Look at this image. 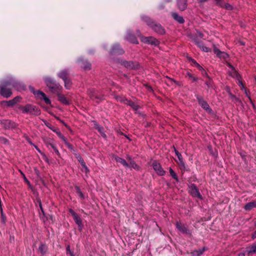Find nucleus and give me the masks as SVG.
<instances>
[{"instance_id": "f257e3e1", "label": "nucleus", "mask_w": 256, "mask_h": 256, "mask_svg": "<svg viewBox=\"0 0 256 256\" xmlns=\"http://www.w3.org/2000/svg\"><path fill=\"white\" fill-rule=\"evenodd\" d=\"M142 19L147 24L148 26H150L154 32L157 34L160 35H162L165 34V30L160 24L155 22L150 18L147 16H142Z\"/></svg>"}, {"instance_id": "f03ea898", "label": "nucleus", "mask_w": 256, "mask_h": 256, "mask_svg": "<svg viewBox=\"0 0 256 256\" xmlns=\"http://www.w3.org/2000/svg\"><path fill=\"white\" fill-rule=\"evenodd\" d=\"M18 108L22 114L34 116H38L40 114V110L36 106L31 104H26L25 106L19 105Z\"/></svg>"}, {"instance_id": "7ed1b4c3", "label": "nucleus", "mask_w": 256, "mask_h": 256, "mask_svg": "<svg viewBox=\"0 0 256 256\" xmlns=\"http://www.w3.org/2000/svg\"><path fill=\"white\" fill-rule=\"evenodd\" d=\"M12 82L5 81L0 85V95L5 98H8L12 95Z\"/></svg>"}, {"instance_id": "20e7f679", "label": "nucleus", "mask_w": 256, "mask_h": 256, "mask_svg": "<svg viewBox=\"0 0 256 256\" xmlns=\"http://www.w3.org/2000/svg\"><path fill=\"white\" fill-rule=\"evenodd\" d=\"M118 62L128 69L136 70L140 68V64L136 61H126L118 59Z\"/></svg>"}, {"instance_id": "39448f33", "label": "nucleus", "mask_w": 256, "mask_h": 256, "mask_svg": "<svg viewBox=\"0 0 256 256\" xmlns=\"http://www.w3.org/2000/svg\"><path fill=\"white\" fill-rule=\"evenodd\" d=\"M46 84L52 92H58L62 88V86L58 83H56L51 78L46 79Z\"/></svg>"}, {"instance_id": "423d86ee", "label": "nucleus", "mask_w": 256, "mask_h": 256, "mask_svg": "<svg viewBox=\"0 0 256 256\" xmlns=\"http://www.w3.org/2000/svg\"><path fill=\"white\" fill-rule=\"evenodd\" d=\"M30 90L37 98L40 100H44L47 104H51V101L50 98H48L46 94L42 92L40 90L34 91V88L32 86H30Z\"/></svg>"}, {"instance_id": "0eeeda50", "label": "nucleus", "mask_w": 256, "mask_h": 256, "mask_svg": "<svg viewBox=\"0 0 256 256\" xmlns=\"http://www.w3.org/2000/svg\"><path fill=\"white\" fill-rule=\"evenodd\" d=\"M124 53V50L118 44L113 45L109 52V54L112 58L116 56L123 54Z\"/></svg>"}, {"instance_id": "6e6552de", "label": "nucleus", "mask_w": 256, "mask_h": 256, "mask_svg": "<svg viewBox=\"0 0 256 256\" xmlns=\"http://www.w3.org/2000/svg\"><path fill=\"white\" fill-rule=\"evenodd\" d=\"M88 94L90 99L98 104L101 100H104L103 96L98 95L97 91L94 89H90L88 91Z\"/></svg>"}, {"instance_id": "1a4fd4ad", "label": "nucleus", "mask_w": 256, "mask_h": 256, "mask_svg": "<svg viewBox=\"0 0 256 256\" xmlns=\"http://www.w3.org/2000/svg\"><path fill=\"white\" fill-rule=\"evenodd\" d=\"M152 166L158 176H164L166 174V172L163 169L160 164L157 160H153Z\"/></svg>"}, {"instance_id": "9d476101", "label": "nucleus", "mask_w": 256, "mask_h": 256, "mask_svg": "<svg viewBox=\"0 0 256 256\" xmlns=\"http://www.w3.org/2000/svg\"><path fill=\"white\" fill-rule=\"evenodd\" d=\"M141 41L144 44L154 46H158L160 44V42L158 40L152 36H142L141 38Z\"/></svg>"}, {"instance_id": "9b49d317", "label": "nucleus", "mask_w": 256, "mask_h": 256, "mask_svg": "<svg viewBox=\"0 0 256 256\" xmlns=\"http://www.w3.org/2000/svg\"><path fill=\"white\" fill-rule=\"evenodd\" d=\"M196 98L199 105L208 113H210L212 111L208 103L204 100L202 96L200 95H196Z\"/></svg>"}, {"instance_id": "f8f14e48", "label": "nucleus", "mask_w": 256, "mask_h": 256, "mask_svg": "<svg viewBox=\"0 0 256 256\" xmlns=\"http://www.w3.org/2000/svg\"><path fill=\"white\" fill-rule=\"evenodd\" d=\"M176 228L182 234H186L190 236H192V232L188 229V226L181 222H176Z\"/></svg>"}, {"instance_id": "ddd939ff", "label": "nucleus", "mask_w": 256, "mask_h": 256, "mask_svg": "<svg viewBox=\"0 0 256 256\" xmlns=\"http://www.w3.org/2000/svg\"><path fill=\"white\" fill-rule=\"evenodd\" d=\"M189 192L193 197H197L200 200L202 198L198 189L194 184H192L189 186Z\"/></svg>"}, {"instance_id": "4468645a", "label": "nucleus", "mask_w": 256, "mask_h": 256, "mask_svg": "<svg viewBox=\"0 0 256 256\" xmlns=\"http://www.w3.org/2000/svg\"><path fill=\"white\" fill-rule=\"evenodd\" d=\"M0 124L5 130L14 129L16 128V123L9 120H2Z\"/></svg>"}, {"instance_id": "2eb2a0df", "label": "nucleus", "mask_w": 256, "mask_h": 256, "mask_svg": "<svg viewBox=\"0 0 256 256\" xmlns=\"http://www.w3.org/2000/svg\"><path fill=\"white\" fill-rule=\"evenodd\" d=\"M21 99H22V98L20 96H17L14 98L13 99L10 100L8 101H5V100L2 101L0 102V103L2 104H5L8 107H12L16 104H17L18 102H19Z\"/></svg>"}, {"instance_id": "dca6fc26", "label": "nucleus", "mask_w": 256, "mask_h": 256, "mask_svg": "<svg viewBox=\"0 0 256 256\" xmlns=\"http://www.w3.org/2000/svg\"><path fill=\"white\" fill-rule=\"evenodd\" d=\"M178 9L180 11H184L188 7V0H176Z\"/></svg>"}, {"instance_id": "f3484780", "label": "nucleus", "mask_w": 256, "mask_h": 256, "mask_svg": "<svg viewBox=\"0 0 256 256\" xmlns=\"http://www.w3.org/2000/svg\"><path fill=\"white\" fill-rule=\"evenodd\" d=\"M126 38L127 40L129 41L132 44H138V41L137 40L136 37V36L134 34H132V32H128L126 35Z\"/></svg>"}, {"instance_id": "a211bd4d", "label": "nucleus", "mask_w": 256, "mask_h": 256, "mask_svg": "<svg viewBox=\"0 0 256 256\" xmlns=\"http://www.w3.org/2000/svg\"><path fill=\"white\" fill-rule=\"evenodd\" d=\"M194 43L196 44L202 51L204 52H210L211 49L209 48H208L204 45V44L202 42L195 39L194 40Z\"/></svg>"}, {"instance_id": "6ab92c4d", "label": "nucleus", "mask_w": 256, "mask_h": 256, "mask_svg": "<svg viewBox=\"0 0 256 256\" xmlns=\"http://www.w3.org/2000/svg\"><path fill=\"white\" fill-rule=\"evenodd\" d=\"M58 100L64 105L68 106L70 104V101L62 94H58Z\"/></svg>"}, {"instance_id": "aec40b11", "label": "nucleus", "mask_w": 256, "mask_h": 256, "mask_svg": "<svg viewBox=\"0 0 256 256\" xmlns=\"http://www.w3.org/2000/svg\"><path fill=\"white\" fill-rule=\"evenodd\" d=\"M171 15L173 19L176 21L178 23L182 24L184 22V20L183 17L178 15L177 12H172Z\"/></svg>"}, {"instance_id": "412c9836", "label": "nucleus", "mask_w": 256, "mask_h": 256, "mask_svg": "<svg viewBox=\"0 0 256 256\" xmlns=\"http://www.w3.org/2000/svg\"><path fill=\"white\" fill-rule=\"evenodd\" d=\"M38 250L40 253L41 256H44L48 252V247L46 244L41 242L38 247Z\"/></svg>"}, {"instance_id": "4be33fe9", "label": "nucleus", "mask_w": 256, "mask_h": 256, "mask_svg": "<svg viewBox=\"0 0 256 256\" xmlns=\"http://www.w3.org/2000/svg\"><path fill=\"white\" fill-rule=\"evenodd\" d=\"M207 250L208 248L204 246L202 248L198 250H193L191 252L192 256H200Z\"/></svg>"}, {"instance_id": "5701e85b", "label": "nucleus", "mask_w": 256, "mask_h": 256, "mask_svg": "<svg viewBox=\"0 0 256 256\" xmlns=\"http://www.w3.org/2000/svg\"><path fill=\"white\" fill-rule=\"evenodd\" d=\"M58 76L60 78H62L63 80L69 78V72L67 70H64L60 72Z\"/></svg>"}, {"instance_id": "b1692460", "label": "nucleus", "mask_w": 256, "mask_h": 256, "mask_svg": "<svg viewBox=\"0 0 256 256\" xmlns=\"http://www.w3.org/2000/svg\"><path fill=\"white\" fill-rule=\"evenodd\" d=\"M206 77L208 78V80H206L204 84L206 85L208 88H214V83L212 79L206 74Z\"/></svg>"}, {"instance_id": "393cba45", "label": "nucleus", "mask_w": 256, "mask_h": 256, "mask_svg": "<svg viewBox=\"0 0 256 256\" xmlns=\"http://www.w3.org/2000/svg\"><path fill=\"white\" fill-rule=\"evenodd\" d=\"M80 66L84 70H89L92 68L91 64L87 60L82 62Z\"/></svg>"}, {"instance_id": "a878e982", "label": "nucleus", "mask_w": 256, "mask_h": 256, "mask_svg": "<svg viewBox=\"0 0 256 256\" xmlns=\"http://www.w3.org/2000/svg\"><path fill=\"white\" fill-rule=\"evenodd\" d=\"M229 75L232 78H236L237 80L241 79L242 78L236 68L231 70L229 72Z\"/></svg>"}, {"instance_id": "bb28decb", "label": "nucleus", "mask_w": 256, "mask_h": 256, "mask_svg": "<svg viewBox=\"0 0 256 256\" xmlns=\"http://www.w3.org/2000/svg\"><path fill=\"white\" fill-rule=\"evenodd\" d=\"M126 104L130 106L135 111L140 108V106L130 100H128Z\"/></svg>"}, {"instance_id": "cd10ccee", "label": "nucleus", "mask_w": 256, "mask_h": 256, "mask_svg": "<svg viewBox=\"0 0 256 256\" xmlns=\"http://www.w3.org/2000/svg\"><path fill=\"white\" fill-rule=\"evenodd\" d=\"M254 208H256V201L248 202L244 206V210L246 211H250Z\"/></svg>"}, {"instance_id": "c85d7f7f", "label": "nucleus", "mask_w": 256, "mask_h": 256, "mask_svg": "<svg viewBox=\"0 0 256 256\" xmlns=\"http://www.w3.org/2000/svg\"><path fill=\"white\" fill-rule=\"evenodd\" d=\"M46 146L48 148H52L54 151L55 152L56 154L59 157L61 158V154L60 152H59L58 149L56 148V146L51 143V142H48L46 144Z\"/></svg>"}, {"instance_id": "c756f323", "label": "nucleus", "mask_w": 256, "mask_h": 256, "mask_svg": "<svg viewBox=\"0 0 256 256\" xmlns=\"http://www.w3.org/2000/svg\"><path fill=\"white\" fill-rule=\"evenodd\" d=\"M114 160L120 163L123 166L125 167H128L130 165L128 164L126 160L124 159H123L118 156H114Z\"/></svg>"}, {"instance_id": "7c9ffc66", "label": "nucleus", "mask_w": 256, "mask_h": 256, "mask_svg": "<svg viewBox=\"0 0 256 256\" xmlns=\"http://www.w3.org/2000/svg\"><path fill=\"white\" fill-rule=\"evenodd\" d=\"M12 86L19 91L24 90L26 89V86L19 82H12Z\"/></svg>"}, {"instance_id": "2f4dec72", "label": "nucleus", "mask_w": 256, "mask_h": 256, "mask_svg": "<svg viewBox=\"0 0 256 256\" xmlns=\"http://www.w3.org/2000/svg\"><path fill=\"white\" fill-rule=\"evenodd\" d=\"M246 252L248 255L252 254H256V244H252L251 246L247 248Z\"/></svg>"}, {"instance_id": "473e14b6", "label": "nucleus", "mask_w": 256, "mask_h": 256, "mask_svg": "<svg viewBox=\"0 0 256 256\" xmlns=\"http://www.w3.org/2000/svg\"><path fill=\"white\" fill-rule=\"evenodd\" d=\"M92 122L94 124V128L98 130V131L100 134L104 132V128L103 126L100 125L96 121L92 120Z\"/></svg>"}, {"instance_id": "72a5a7b5", "label": "nucleus", "mask_w": 256, "mask_h": 256, "mask_svg": "<svg viewBox=\"0 0 256 256\" xmlns=\"http://www.w3.org/2000/svg\"><path fill=\"white\" fill-rule=\"evenodd\" d=\"M218 6L222 8H224L226 10H233L234 8L232 5L228 3H226L224 4L222 2H221V4L220 5H217Z\"/></svg>"}, {"instance_id": "f704fd0d", "label": "nucleus", "mask_w": 256, "mask_h": 256, "mask_svg": "<svg viewBox=\"0 0 256 256\" xmlns=\"http://www.w3.org/2000/svg\"><path fill=\"white\" fill-rule=\"evenodd\" d=\"M229 96L230 98L232 100V102H240L241 100H240L237 98L235 95L233 94L230 90L228 91Z\"/></svg>"}, {"instance_id": "c9c22d12", "label": "nucleus", "mask_w": 256, "mask_h": 256, "mask_svg": "<svg viewBox=\"0 0 256 256\" xmlns=\"http://www.w3.org/2000/svg\"><path fill=\"white\" fill-rule=\"evenodd\" d=\"M73 218L74 222L78 225L79 227H82V220L78 214H76V216H73Z\"/></svg>"}, {"instance_id": "e433bc0d", "label": "nucleus", "mask_w": 256, "mask_h": 256, "mask_svg": "<svg viewBox=\"0 0 256 256\" xmlns=\"http://www.w3.org/2000/svg\"><path fill=\"white\" fill-rule=\"evenodd\" d=\"M64 87L67 90L70 89L72 86V82L70 78L64 80Z\"/></svg>"}, {"instance_id": "4c0bfd02", "label": "nucleus", "mask_w": 256, "mask_h": 256, "mask_svg": "<svg viewBox=\"0 0 256 256\" xmlns=\"http://www.w3.org/2000/svg\"><path fill=\"white\" fill-rule=\"evenodd\" d=\"M168 170L170 175L172 176V177L174 180H175L177 182H179V179L178 178V176L176 173L174 172V170L171 168H169Z\"/></svg>"}, {"instance_id": "58836bf2", "label": "nucleus", "mask_w": 256, "mask_h": 256, "mask_svg": "<svg viewBox=\"0 0 256 256\" xmlns=\"http://www.w3.org/2000/svg\"><path fill=\"white\" fill-rule=\"evenodd\" d=\"M189 60L200 71L204 70V68L194 59L190 58Z\"/></svg>"}, {"instance_id": "ea45409f", "label": "nucleus", "mask_w": 256, "mask_h": 256, "mask_svg": "<svg viewBox=\"0 0 256 256\" xmlns=\"http://www.w3.org/2000/svg\"><path fill=\"white\" fill-rule=\"evenodd\" d=\"M130 167L136 170H140V166L136 164V162L133 160H131L130 162Z\"/></svg>"}, {"instance_id": "a19ab883", "label": "nucleus", "mask_w": 256, "mask_h": 256, "mask_svg": "<svg viewBox=\"0 0 256 256\" xmlns=\"http://www.w3.org/2000/svg\"><path fill=\"white\" fill-rule=\"evenodd\" d=\"M74 188L76 190V192L78 194L80 198H81L82 199H84V195L82 192L81 191L80 187L78 186H74Z\"/></svg>"}, {"instance_id": "79ce46f5", "label": "nucleus", "mask_w": 256, "mask_h": 256, "mask_svg": "<svg viewBox=\"0 0 256 256\" xmlns=\"http://www.w3.org/2000/svg\"><path fill=\"white\" fill-rule=\"evenodd\" d=\"M213 51L218 58H221L222 52L216 48L215 45H214Z\"/></svg>"}, {"instance_id": "37998d69", "label": "nucleus", "mask_w": 256, "mask_h": 256, "mask_svg": "<svg viewBox=\"0 0 256 256\" xmlns=\"http://www.w3.org/2000/svg\"><path fill=\"white\" fill-rule=\"evenodd\" d=\"M116 100L119 101L120 102L124 103L125 104H126V102L128 100L126 97L122 96H116Z\"/></svg>"}, {"instance_id": "c03bdc74", "label": "nucleus", "mask_w": 256, "mask_h": 256, "mask_svg": "<svg viewBox=\"0 0 256 256\" xmlns=\"http://www.w3.org/2000/svg\"><path fill=\"white\" fill-rule=\"evenodd\" d=\"M180 167V169L184 170H187L186 164L184 160L180 162H176Z\"/></svg>"}, {"instance_id": "a18cd8bd", "label": "nucleus", "mask_w": 256, "mask_h": 256, "mask_svg": "<svg viewBox=\"0 0 256 256\" xmlns=\"http://www.w3.org/2000/svg\"><path fill=\"white\" fill-rule=\"evenodd\" d=\"M64 144L68 147V148L71 151V152H76V150L74 149L72 145L69 143L68 141L65 142Z\"/></svg>"}, {"instance_id": "49530a36", "label": "nucleus", "mask_w": 256, "mask_h": 256, "mask_svg": "<svg viewBox=\"0 0 256 256\" xmlns=\"http://www.w3.org/2000/svg\"><path fill=\"white\" fill-rule=\"evenodd\" d=\"M38 202L39 206H40V209L42 214V216H43L42 218H44V217H46V214H45V212H44V208H42V204L40 200V199L38 200Z\"/></svg>"}, {"instance_id": "de8ad7c7", "label": "nucleus", "mask_w": 256, "mask_h": 256, "mask_svg": "<svg viewBox=\"0 0 256 256\" xmlns=\"http://www.w3.org/2000/svg\"><path fill=\"white\" fill-rule=\"evenodd\" d=\"M0 142L5 144H8L10 142L6 138L2 136H0Z\"/></svg>"}, {"instance_id": "09e8293b", "label": "nucleus", "mask_w": 256, "mask_h": 256, "mask_svg": "<svg viewBox=\"0 0 256 256\" xmlns=\"http://www.w3.org/2000/svg\"><path fill=\"white\" fill-rule=\"evenodd\" d=\"M243 90H244V93H245L246 96L250 100V102L252 104V106H253L254 108V104L252 102V98H250V92L246 90V88Z\"/></svg>"}, {"instance_id": "8fccbe9b", "label": "nucleus", "mask_w": 256, "mask_h": 256, "mask_svg": "<svg viewBox=\"0 0 256 256\" xmlns=\"http://www.w3.org/2000/svg\"><path fill=\"white\" fill-rule=\"evenodd\" d=\"M50 220L52 222H54V216L52 215H48V216H46L44 218H43V220L45 222L46 220Z\"/></svg>"}, {"instance_id": "3c124183", "label": "nucleus", "mask_w": 256, "mask_h": 256, "mask_svg": "<svg viewBox=\"0 0 256 256\" xmlns=\"http://www.w3.org/2000/svg\"><path fill=\"white\" fill-rule=\"evenodd\" d=\"M58 136L65 143V142H67L66 138L64 136V135L60 132H56Z\"/></svg>"}, {"instance_id": "603ef678", "label": "nucleus", "mask_w": 256, "mask_h": 256, "mask_svg": "<svg viewBox=\"0 0 256 256\" xmlns=\"http://www.w3.org/2000/svg\"><path fill=\"white\" fill-rule=\"evenodd\" d=\"M0 216H1V222L4 224H6V217L3 212H0Z\"/></svg>"}, {"instance_id": "864d4df0", "label": "nucleus", "mask_w": 256, "mask_h": 256, "mask_svg": "<svg viewBox=\"0 0 256 256\" xmlns=\"http://www.w3.org/2000/svg\"><path fill=\"white\" fill-rule=\"evenodd\" d=\"M187 76H188V78L190 79H191L192 80L193 82H196L198 80V78L194 76L192 74H191L190 72H188L186 74Z\"/></svg>"}, {"instance_id": "5fc2aeb1", "label": "nucleus", "mask_w": 256, "mask_h": 256, "mask_svg": "<svg viewBox=\"0 0 256 256\" xmlns=\"http://www.w3.org/2000/svg\"><path fill=\"white\" fill-rule=\"evenodd\" d=\"M166 78L168 79V80H170L171 82H173L176 84L178 86H182V84H180L176 80H174L172 78L169 77L168 76H166Z\"/></svg>"}, {"instance_id": "6e6d98bb", "label": "nucleus", "mask_w": 256, "mask_h": 256, "mask_svg": "<svg viewBox=\"0 0 256 256\" xmlns=\"http://www.w3.org/2000/svg\"><path fill=\"white\" fill-rule=\"evenodd\" d=\"M66 254H69L70 255V256H74V252L72 251L70 249V245H68L66 247Z\"/></svg>"}, {"instance_id": "4d7b16f0", "label": "nucleus", "mask_w": 256, "mask_h": 256, "mask_svg": "<svg viewBox=\"0 0 256 256\" xmlns=\"http://www.w3.org/2000/svg\"><path fill=\"white\" fill-rule=\"evenodd\" d=\"M238 84L240 86V90H243L245 89L246 88L244 87V84H243V83L242 82V78L238 80Z\"/></svg>"}, {"instance_id": "13d9d810", "label": "nucleus", "mask_w": 256, "mask_h": 256, "mask_svg": "<svg viewBox=\"0 0 256 256\" xmlns=\"http://www.w3.org/2000/svg\"><path fill=\"white\" fill-rule=\"evenodd\" d=\"M41 156H42L43 159L44 160L48 163V164H50L49 159L48 158V156L46 155L44 153L42 154Z\"/></svg>"}, {"instance_id": "bf43d9fd", "label": "nucleus", "mask_w": 256, "mask_h": 256, "mask_svg": "<svg viewBox=\"0 0 256 256\" xmlns=\"http://www.w3.org/2000/svg\"><path fill=\"white\" fill-rule=\"evenodd\" d=\"M34 174H35L36 176L38 178H40V172L39 171V170H38V168H34Z\"/></svg>"}, {"instance_id": "052dcab7", "label": "nucleus", "mask_w": 256, "mask_h": 256, "mask_svg": "<svg viewBox=\"0 0 256 256\" xmlns=\"http://www.w3.org/2000/svg\"><path fill=\"white\" fill-rule=\"evenodd\" d=\"M21 174L23 175L24 176V182L30 186H31V184H30V182L28 180V178L26 177L25 175L24 174L20 172Z\"/></svg>"}, {"instance_id": "680f3d73", "label": "nucleus", "mask_w": 256, "mask_h": 256, "mask_svg": "<svg viewBox=\"0 0 256 256\" xmlns=\"http://www.w3.org/2000/svg\"><path fill=\"white\" fill-rule=\"evenodd\" d=\"M228 57H229V56L227 53H226L224 52H222L221 58L226 59V58H228Z\"/></svg>"}, {"instance_id": "e2e57ef3", "label": "nucleus", "mask_w": 256, "mask_h": 256, "mask_svg": "<svg viewBox=\"0 0 256 256\" xmlns=\"http://www.w3.org/2000/svg\"><path fill=\"white\" fill-rule=\"evenodd\" d=\"M77 160L79 162L81 166L84 165V164L86 163L81 156L80 158H78Z\"/></svg>"}, {"instance_id": "0e129e2a", "label": "nucleus", "mask_w": 256, "mask_h": 256, "mask_svg": "<svg viewBox=\"0 0 256 256\" xmlns=\"http://www.w3.org/2000/svg\"><path fill=\"white\" fill-rule=\"evenodd\" d=\"M82 166L84 168L85 172L88 173L90 172V170L86 166V163L84 164V165H82Z\"/></svg>"}, {"instance_id": "69168bd1", "label": "nucleus", "mask_w": 256, "mask_h": 256, "mask_svg": "<svg viewBox=\"0 0 256 256\" xmlns=\"http://www.w3.org/2000/svg\"><path fill=\"white\" fill-rule=\"evenodd\" d=\"M68 212L72 214V217L77 214L72 208H70L68 210Z\"/></svg>"}, {"instance_id": "338daca9", "label": "nucleus", "mask_w": 256, "mask_h": 256, "mask_svg": "<svg viewBox=\"0 0 256 256\" xmlns=\"http://www.w3.org/2000/svg\"><path fill=\"white\" fill-rule=\"evenodd\" d=\"M196 33L199 38H204V35L203 33L202 32H200L199 30H197Z\"/></svg>"}, {"instance_id": "774afa93", "label": "nucleus", "mask_w": 256, "mask_h": 256, "mask_svg": "<svg viewBox=\"0 0 256 256\" xmlns=\"http://www.w3.org/2000/svg\"><path fill=\"white\" fill-rule=\"evenodd\" d=\"M176 156H177V157H178V162H180V161L184 160L182 156V154L180 153L179 154L176 155Z\"/></svg>"}]
</instances>
